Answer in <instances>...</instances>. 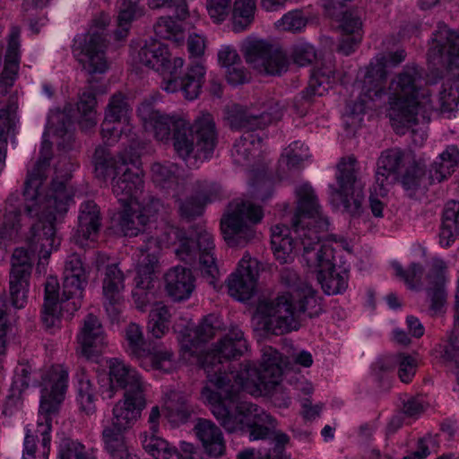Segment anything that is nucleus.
<instances>
[{"label":"nucleus","mask_w":459,"mask_h":459,"mask_svg":"<svg viewBox=\"0 0 459 459\" xmlns=\"http://www.w3.org/2000/svg\"><path fill=\"white\" fill-rule=\"evenodd\" d=\"M258 275V261L245 255L238 262L236 271L228 279L229 294L239 301L249 299L256 291Z\"/></svg>","instance_id":"a211bd4d"},{"label":"nucleus","mask_w":459,"mask_h":459,"mask_svg":"<svg viewBox=\"0 0 459 459\" xmlns=\"http://www.w3.org/2000/svg\"><path fill=\"white\" fill-rule=\"evenodd\" d=\"M206 67L202 62L192 63L186 68L182 76H178V72L171 76L177 86L173 91L175 93L181 91L186 100H195L201 93L205 82Z\"/></svg>","instance_id":"5701e85b"},{"label":"nucleus","mask_w":459,"mask_h":459,"mask_svg":"<svg viewBox=\"0 0 459 459\" xmlns=\"http://www.w3.org/2000/svg\"><path fill=\"white\" fill-rule=\"evenodd\" d=\"M442 359L446 365L453 371L459 385V350L454 344L445 347Z\"/></svg>","instance_id":"bf43d9fd"},{"label":"nucleus","mask_w":459,"mask_h":459,"mask_svg":"<svg viewBox=\"0 0 459 459\" xmlns=\"http://www.w3.org/2000/svg\"><path fill=\"white\" fill-rule=\"evenodd\" d=\"M108 367V383L102 384V393L107 398H112L118 390L125 392L147 391L148 385L142 379L140 374L123 360L113 358L107 360Z\"/></svg>","instance_id":"f3484780"},{"label":"nucleus","mask_w":459,"mask_h":459,"mask_svg":"<svg viewBox=\"0 0 459 459\" xmlns=\"http://www.w3.org/2000/svg\"><path fill=\"white\" fill-rule=\"evenodd\" d=\"M402 157V152L399 150H388L382 152L376 171V184L373 187L375 195H385L390 186L396 182Z\"/></svg>","instance_id":"4be33fe9"},{"label":"nucleus","mask_w":459,"mask_h":459,"mask_svg":"<svg viewBox=\"0 0 459 459\" xmlns=\"http://www.w3.org/2000/svg\"><path fill=\"white\" fill-rule=\"evenodd\" d=\"M423 169L419 166H412L403 176L401 183L406 191L413 190L422 184Z\"/></svg>","instance_id":"13d9d810"},{"label":"nucleus","mask_w":459,"mask_h":459,"mask_svg":"<svg viewBox=\"0 0 459 459\" xmlns=\"http://www.w3.org/2000/svg\"><path fill=\"white\" fill-rule=\"evenodd\" d=\"M158 431H145L141 438L144 450L155 459H178L175 447L157 435Z\"/></svg>","instance_id":"72a5a7b5"},{"label":"nucleus","mask_w":459,"mask_h":459,"mask_svg":"<svg viewBox=\"0 0 459 459\" xmlns=\"http://www.w3.org/2000/svg\"><path fill=\"white\" fill-rule=\"evenodd\" d=\"M157 35L177 44L183 42L185 34L181 24L172 18H160L155 26Z\"/></svg>","instance_id":"de8ad7c7"},{"label":"nucleus","mask_w":459,"mask_h":459,"mask_svg":"<svg viewBox=\"0 0 459 459\" xmlns=\"http://www.w3.org/2000/svg\"><path fill=\"white\" fill-rule=\"evenodd\" d=\"M56 413L42 411L39 408L37 426H27L25 429V436L30 434L34 437V448L38 449L43 459H48L50 451L51 421Z\"/></svg>","instance_id":"cd10ccee"},{"label":"nucleus","mask_w":459,"mask_h":459,"mask_svg":"<svg viewBox=\"0 0 459 459\" xmlns=\"http://www.w3.org/2000/svg\"><path fill=\"white\" fill-rule=\"evenodd\" d=\"M138 61L157 72L160 78V87L165 91H173L177 86L171 76L179 72L184 65V59L172 57L168 47L156 39L147 42L137 54Z\"/></svg>","instance_id":"4468645a"},{"label":"nucleus","mask_w":459,"mask_h":459,"mask_svg":"<svg viewBox=\"0 0 459 459\" xmlns=\"http://www.w3.org/2000/svg\"><path fill=\"white\" fill-rule=\"evenodd\" d=\"M180 449L181 453H178V459H204L193 444L182 442Z\"/></svg>","instance_id":"0e129e2a"},{"label":"nucleus","mask_w":459,"mask_h":459,"mask_svg":"<svg viewBox=\"0 0 459 459\" xmlns=\"http://www.w3.org/2000/svg\"><path fill=\"white\" fill-rule=\"evenodd\" d=\"M145 393L125 392L115 404L111 424L104 426L102 433L105 449L112 459H138L129 451L123 433L141 418L146 406Z\"/></svg>","instance_id":"1a4fd4ad"},{"label":"nucleus","mask_w":459,"mask_h":459,"mask_svg":"<svg viewBox=\"0 0 459 459\" xmlns=\"http://www.w3.org/2000/svg\"><path fill=\"white\" fill-rule=\"evenodd\" d=\"M335 82V75L330 67L316 69L309 81L307 91L313 96H323Z\"/></svg>","instance_id":"c03bdc74"},{"label":"nucleus","mask_w":459,"mask_h":459,"mask_svg":"<svg viewBox=\"0 0 459 459\" xmlns=\"http://www.w3.org/2000/svg\"><path fill=\"white\" fill-rule=\"evenodd\" d=\"M141 366L146 369H158L170 372L177 368L178 362L173 359L172 352L161 346L153 347L147 351L146 355L140 359Z\"/></svg>","instance_id":"7c9ffc66"},{"label":"nucleus","mask_w":459,"mask_h":459,"mask_svg":"<svg viewBox=\"0 0 459 459\" xmlns=\"http://www.w3.org/2000/svg\"><path fill=\"white\" fill-rule=\"evenodd\" d=\"M356 160L352 156L342 158L337 165V186H330V200L336 206L355 216L364 199L363 186L355 176Z\"/></svg>","instance_id":"ddd939ff"},{"label":"nucleus","mask_w":459,"mask_h":459,"mask_svg":"<svg viewBox=\"0 0 459 459\" xmlns=\"http://www.w3.org/2000/svg\"><path fill=\"white\" fill-rule=\"evenodd\" d=\"M64 274L62 297L56 277H48L45 284L41 320L49 330L60 327L63 309L75 311L80 307L82 292L87 285L88 272L77 255L68 257Z\"/></svg>","instance_id":"6e6552de"},{"label":"nucleus","mask_w":459,"mask_h":459,"mask_svg":"<svg viewBox=\"0 0 459 459\" xmlns=\"http://www.w3.org/2000/svg\"><path fill=\"white\" fill-rule=\"evenodd\" d=\"M97 393L84 373L78 376L76 385V403L81 412L91 415L96 411Z\"/></svg>","instance_id":"f704fd0d"},{"label":"nucleus","mask_w":459,"mask_h":459,"mask_svg":"<svg viewBox=\"0 0 459 459\" xmlns=\"http://www.w3.org/2000/svg\"><path fill=\"white\" fill-rule=\"evenodd\" d=\"M450 40L454 41L449 49L450 65L459 69V36L455 38L454 34L451 33Z\"/></svg>","instance_id":"338daca9"},{"label":"nucleus","mask_w":459,"mask_h":459,"mask_svg":"<svg viewBox=\"0 0 459 459\" xmlns=\"http://www.w3.org/2000/svg\"><path fill=\"white\" fill-rule=\"evenodd\" d=\"M392 268L394 273L403 279L408 284L412 283L415 277L421 272L420 267L416 264H411L406 270H403L402 265L399 263H393Z\"/></svg>","instance_id":"680f3d73"},{"label":"nucleus","mask_w":459,"mask_h":459,"mask_svg":"<svg viewBox=\"0 0 459 459\" xmlns=\"http://www.w3.org/2000/svg\"><path fill=\"white\" fill-rule=\"evenodd\" d=\"M206 47L205 39L199 34H192L187 40V48L191 57H199L204 54Z\"/></svg>","instance_id":"052dcab7"},{"label":"nucleus","mask_w":459,"mask_h":459,"mask_svg":"<svg viewBox=\"0 0 459 459\" xmlns=\"http://www.w3.org/2000/svg\"><path fill=\"white\" fill-rule=\"evenodd\" d=\"M309 158L308 148L303 143L296 141L283 151L281 162L285 163L289 169H296Z\"/></svg>","instance_id":"49530a36"},{"label":"nucleus","mask_w":459,"mask_h":459,"mask_svg":"<svg viewBox=\"0 0 459 459\" xmlns=\"http://www.w3.org/2000/svg\"><path fill=\"white\" fill-rule=\"evenodd\" d=\"M241 49L246 61L261 74L277 75L287 69L285 55L264 40L247 39Z\"/></svg>","instance_id":"2eb2a0df"},{"label":"nucleus","mask_w":459,"mask_h":459,"mask_svg":"<svg viewBox=\"0 0 459 459\" xmlns=\"http://www.w3.org/2000/svg\"><path fill=\"white\" fill-rule=\"evenodd\" d=\"M125 341L126 350L137 359H141L143 356L146 355L147 350L144 348V338L142 328L131 323L125 329Z\"/></svg>","instance_id":"a18cd8bd"},{"label":"nucleus","mask_w":459,"mask_h":459,"mask_svg":"<svg viewBox=\"0 0 459 459\" xmlns=\"http://www.w3.org/2000/svg\"><path fill=\"white\" fill-rule=\"evenodd\" d=\"M459 204L452 202L447 204L444 212L443 223L439 233V243L447 247L454 241L459 232Z\"/></svg>","instance_id":"c9c22d12"},{"label":"nucleus","mask_w":459,"mask_h":459,"mask_svg":"<svg viewBox=\"0 0 459 459\" xmlns=\"http://www.w3.org/2000/svg\"><path fill=\"white\" fill-rule=\"evenodd\" d=\"M19 38L20 30L13 28L8 38L4 69L0 77V87L3 91L13 85L19 69Z\"/></svg>","instance_id":"c85d7f7f"},{"label":"nucleus","mask_w":459,"mask_h":459,"mask_svg":"<svg viewBox=\"0 0 459 459\" xmlns=\"http://www.w3.org/2000/svg\"><path fill=\"white\" fill-rule=\"evenodd\" d=\"M256 5L255 0H235L232 9L233 29L245 30L253 21Z\"/></svg>","instance_id":"79ce46f5"},{"label":"nucleus","mask_w":459,"mask_h":459,"mask_svg":"<svg viewBox=\"0 0 459 459\" xmlns=\"http://www.w3.org/2000/svg\"><path fill=\"white\" fill-rule=\"evenodd\" d=\"M386 117L399 133L420 123H427L431 112L439 110L451 114L459 110V87H451L441 93L434 103L429 91L422 86V78L416 66H408L394 76L387 89Z\"/></svg>","instance_id":"39448f33"},{"label":"nucleus","mask_w":459,"mask_h":459,"mask_svg":"<svg viewBox=\"0 0 459 459\" xmlns=\"http://www.w3.org/2000/svg\"><path fill=\"white\" fill-rule=\"evenodd\" d=\"M195 435L204 452L212 458H221L226 452V442L219 427L207 420H200L195 427Z\"/></svg>","instance_id":"393cba45"},{"label":"nucleus","mask_w":459,"mask_h":459,"mask_svg":"<svg viewBox=\"0 0 459 459\" xmlns=\"http://www.w3.org/2000/svg\"><path fill=\"white\" fill-rule=\"evenodd\" d=\"M196 244L200 252V270L211 279L210 283L214 284L219 271L212 254L214 246L212 234L206 230L200 232Z\"/></svg>","instance_id":"c756f323"},{"label":"nucleus","mask_w":459,"mask_h":459,"mask_svg":"<svg viewBox=\"0 0 459 459\" xmlns=\"http://www.w3.org/2000/svg\"><path fill=\"white\" fill-rule=\"evenodd\" d=\"M143 14L142 8L138 5L136 1L123 0L117 17L118 29L115 32V37L117 40L124 39L129 31L131 23L141 17Z\"/></svg>","instance_id":"e433bc0d"},{"label":"nucleus","mask_w":459,"mask_h":459,"mask_svg":"<svg viewBox=\"0 0 459 459\" xmlns=\"http://www.w3.org/2000/svg\"><path fill=\"white\" fill-rule=\"evenodd\" d=\"M230 0H207L208 14L215 23L223 22L229 14Z\"/></svg>","instance_id":"5fc2aeb1"},{"label":"nucleus","mask_w":459,"mask_h":459,"mask_svg":"<svg viewBox=\"0 0 459 459\" xmlns=\"http://www.w3.org/2000/svg\"><path fill=\"white\" fill-rule=\"evenodd\" d=\"M264 217L263 210L249 199L232 201L221 218L223 238L230 247H244L256 236L255 226Z\"/></svg>","instance_id":"9d476101"},{"label":"nucleus","mask_w":459,"mask_h":459,"mask_svg":"<svg viewBox=\"0 0 459 459\" xmlns=\"http://www.w3.org/2000/svg\"><path fill=\"white\" fill-rule=\"evenodd\" d=\"M95 106L96 100L91 92H83L80 96V100L77 104V111L79 114L77 119L80 126L84 130H88L97 124L98 118Z\"/></svg>","instance_id":"37998d69"},{"label":"nucleus","mask_w":459,"mask_h":459,"mask_svg":"<svg viewBox=\"0 0 459 459\" xmlns=\"http://www.w3.org/2000/svg\"><path fill=\"white\" fill-rule=\"evenodd\" d=\"M36 452H38V449L34 448V437L27 434L24 437L22 459H36Z\"/></svg>","instance_id":"774afa93"},{"label":"nucleus","mask_w":459,"mask_h":459,"mask_svg":"<svg viewBox=\"0 0 459 459\" xmlns=\"http://www.w3.org/2000/svg\"><path fill=\"white\" fill-rule=\"evenodd\" d=\"M218 64L224 70L230 84L238 85L247 81V74L242 66L241 58L236 48L223 45L218 51Z\"/></svg>","instance_id":"bb28decb"},{"label":"nucleus","mask_w":459,"mask_h":459,"mask_svg":"<svg viewBox=\"0 0 459 459\" xmlns=\"http://www.w3.org/2000/svg\"><path fill=\"white\" fill-rule=\"evenodd\" d=\"M138 116L144 128L153 132L160 141L168 140L172 126L174 149L189 167H195L197 160L207 159L212 151L214 124L210 114H203L191 127L183 117L160 114L144 101L138 108Z\"/></svg>","instance_id":"0eeeda50"},{"label":"nucleus","mask_w":459,"mask_h":459,"mask_svg":"<svg viewBox=\"0 0 459 459\" xmlns=\"http://www.w3.org/2000/svg\"><path fill=\"white\" fill-rule=\"evenodd\" d=\"M165 290L174 300H185L190 298L195 280L191 270L183 266L170 268L164 276Z\"/></svg>","instance_id":"b1692460"},{"label":"nucleus","mask_w":459,"mask_h":459,"mask_svg":"<svg viewBox=\"0 0 459 459\" xmlns=\"http://www.w3.org/2000/svg\"><path fill=\"white\" fill-rule=\"evenodd\" d=\"M152 171L154 182L162 186V187L166 186L165 184L167 181L172 182L174 180V175L170 168L161 164H155L152 166Z\"/></svg>","instance_id":"e2e57ef3"},{"label":"nucleus","mask_w":459,"mask_h":459,"mask_svg":"<svg viewBox=\"0 0 459 459\" xmlns=\"http://www.w3.org/2000/svg\"><path fill=\"white\" fill-rule=\"evenodd\" d=\"M404 59L403 50L396 52L388 58L377 57L369 66L360 71L363 82H356L351 91V100L347 104L349 116H359L364 113L370 102L381 96L382 91L378 88V82L385 76V69L396 65Z\"/></svg>","instance_id":"9b49d317"},{"label":"nucleus","mask_w":459,"mask_h":459,"mask_svg":"<svg viewBox=\"0 0 459 459\" xmlns=\"http://www.w3.org/2000/svg\"><path fill=\"white\" fill-rule=\"evenodd\" d=\"M281 281L285 289L273 299L261 300L252 318L257 329L275 334L298 330L303 312L313 316L321 311L316 290L301 283L295 272L284 271Z\"/></svg>","instance_id":"423d86ee"},{"label":"nucleus","mask_w":459,"mask_h":459,"mask_svg":"<svg viewBox=\"0 0 459 459\" xmlns=\"http://www.w3.org/2000/svg\"><path fill=\"white\" fill-rule=\"evenodd\" d=\"M70 121L66 109L50 111L42 136L40 158L28 169L23 192L24 207L33 222L28 238L30 252L22 247L16 248L12 256L10 299L15 308H22L26 304L33 255L37 254L40 261L47 260L60 245L56 224L67 212L73 196L66 186L68 173L62 176L60 182L57 175L50 185L46 180L50 171L49 140L54 138L58 146L70 142ZM56 173H58L57 169Z\"/></svg>","instance_id":"f03ea898"},{"label":"nucleus","mask_w":459,"mask_h":459,"mask_svg":"<svg viewBox=\"0 0 459 459\" xmlns=\"http://www.w3.org/2000/svg\"><path fill=\"white\" fill-rule=\"evenodd\" d=\"M393 360L398 368V376L401 381L410 382L416 373L419 358L416 355L401 353L394 356Z\"/></svg>","instance_id":"09e8293b"},{"label":"nucleus","mask_w":459,"mask_h":459,"mask_svg":"<svg viewBox=\"0 0 459 459\" xmlns=\"http://www.w3.org/2000/svg\"><path fill=\"white\" fill-rule=\"evenodd\" d=\"M19 214L10 212L0 219V240L12 238L17 231L19 224Z\"/></svg>","instance_id":"6e6d98bb"},{"label":"nucleus","mask_w":459,"mask_h":459,"mask_svg":"<svg viewBox=\"0 0 459 459\" xmlns=\"http://www.w3.org/2000/svg\"><path fill=\"white\" fill-rule=\"evenodd\" d=\"M95 174L98 178H106L113 175L112 189L122 205L119 226L126 236H136L141 229L139 226L147 224L146 217H154L160 204L152 201L143 206L137 201V194L143 186V171L137 164V159L124 156L118 160L108 159L104 149H97L94 154ZM148 229L152 234L146 243L145 249L141 250L137 267L136 286L133 296L137 307L143 309L156 295L154 269L157 264V254L160 249L177 244L176 255L181 260L191 258L195 245L192 239L182 238L177 229L161 220L148 221Z\"/></svg>","instance_id":"7ed1b4c3"},{"label":"nucleus","mask_w":459,"mask_h":459,"mask_svg":"<svg viewBox=\"0 0 459 459\" xmlns=\"http://www.w3.org/2000/svg\"><path fill=\"white\" fill-rule=\"evenodd\" d=\"M297 196L293 230L281 224L271 229L273 255L280 264L291 263L297 250L293 238H299L303 247L302 264L307 273L316 276L326 295L341 294L348 288L349 266L342 259L344 252H350V245L343 238L325 236L329 223L308 184L298 188Z\"/></svg>","instance_id":"20e7f679"},{"label":"nucleus","mask_w":459,"mask_h":459,"mask_svg":"<svg viewBox=\"0 0 459 459\" xmlns=\"http://www.w3.org/2000/svg\"><path fill=\"white\" fill-rule=\"evenodd\" d=\"M109 22L108 15L100 13L93 20L87 33L74 39V55L89 74H102L108 69L104 30Z\"/></svg>","instance_id":"f8f14e48"},{"label":"nucleus","mask_w":459,"mask_h":459,"mask_svg":"<svg viewBox=\"0 0 459 459\" xmlns=\"http://www.w3.org/2000/svg\"><path fill=\"white\" fill-rule=\"evenodd\" d=\"M100 212L92 202H87L81 206L79 224L75 241L82 247H90L98 236L100 229Z\"/></svg>","instance_id":"a878e982"},{"label":"nucleus","mask_w":459,"mask_h":459,"mask_svg":"<svg viewBox=\"0 0 459 459\" xmlns=\"http://www.w3.org/2000/svg\"><path fill=\"white\" fill-rule=\"evenodd\" d=\"M291 359L295 364L306 368L310 367L313 363L312 355L303 350L294 351L291 354Z\"/></svg>","instance_id":"69168bd1"},{"label":"nucleus","mask_w":459,"mask_h":459,"mask_svg":"<svg viewBox=\"0 0 459 459\" xmlns=\"http://www.w3.org/2000/svg\"><path fill=\"white\" fill-rule=\"evenodd\" d=\"M220 325L218 317H206L196 330L197 341L182 339L181 360L199 364L207 374V383L202 391V399L221 425L231 433L249 431L251 440L264 439L274 429V420L256 405L237 403L235 394L240 391L253 396L271 395L278 407H286L289 398L277 396L281 389V377L288 364L272 347L263 350L261 363L257 368L247 363L230 377L222 373L223 363L241 355L247 349L243 333L233 328L218 344L205 354L195 355L203 351L201 342L212 338Z\"/></svg>","instance_id":"f257e3e1"},{"label":"nucleus","mask_w":459,"mask_h":459,"mask_svg":"<svg viewBox=\"0 0 459 459\" xmlns=\"http://www.w3.org/2000/svg\"><path fill=\"white\" fill-rule=\"evenodd\" d=\"M28 375L29 369L26 366H21L17 368L11 387V394L4 409V413L5 415H12L13 413V409H18L20 406L21 394L22 391L29 385Z\"/></svg>","instance_id":"ea45409f"},{"label":"nucleus","mask_w":459,"mask_h":459,"mask_svg":"<svg viewBox=\"0 0 459 459\" xmlns=\"http://www.w3.org/2000/svg\"><path fill=\"white\" fill-rule=\"evenodd\" d=\"M316 54L312 45L307 42H299L293 46L292 58L299 66L309 65L316 59Z\"/></svg>","instance_id":"864d4df0"},{"label":"nucleus","mask_w":459,"mask_h":459,"mask_svg":"<svg viewBox=\"0 0 459 459\" xmlns=\"http://www.w3.org/2000/svg\"><path fill=\"white\" fill-rule=\"evenodd\" d=\"M68 371L63 365H53L44 369L40 382V405L42 411L57 412L65 399Z\"/></svg>","instance_id":"dca6fc26"},{"label":"nucleus","mask_w":459,"mask_h":459,"mask_svg":"<svg viewBox=\"0 0 459 459\" xmlns=\"http://www.w3.org/2000/svg\"><path fill=\"white\" fill-rule=\"evenodd\" d=\"M77 352L87 359L98 361L108 345L101 323L95 316L89 315L83 320L77 334Z\"/></svg>","instance_id":"6ab92c4d"},{"label":"nucleus","mask_w":459,"mask_h":459,"mask_svg":"<svg viewBox=\"0 0 459 459\" xmlns=\"http://www.w3.org/2000/svg\"><path fill=\"white\" fill-rule=\"evenodd\" d=\"M306 26V20L299 11L289 12L275 22V27L281 31H299Z\"/></svg>","instance_id":"8fccbe9b"},{"label":"nucleus","mask_w":459,"mask_h":459,"mask_svg":"<svg viewBox=\"0 0 459 459\" xmlns=\"http://www.w3.org/2000/svg\"><path fill=\"white\" fill-rule=\"evenodd\" d=\"M262 146L261 137L253 132H246L233 149V157L236 162L243 163L249 159V156L255 157Z\"/></svg>","instance_id":"58836bf2"},{"label":"nucleus","mask_w":459,"mask_h":459,"mask_svg":"<svg viewBox=\"0 0 459 459\" xmlns=\"http://www.w3.org/2000/svg\"><path fill=\"white\" fill-rule=\"evenodd\" d=\"M129 123V108L122 95H115L106 109L105 118L101 126L103 138L114 142L122 134Z\"/></svg>","instance_id":"412c9836"},{"label":"nucleus","mask_w":459,"mask_h":459,"mask_svg":"<svg viewBox=\"0 0 459 459\" xmlns=\"http://www.w3.org/2000/svg\"><path fill=\"white\" fill-rule=\"evenodd\" d=\"M459 163V151L452 145L448 146L437 158L434 164L433 181H442L450 176L457 168Z\"/></svg>","instance_id":"4c0bfd02"},{"label":"nucleus","mask_w":459,"mask_h":459,"mask_svg":"<svg viewBox=\"0 0 459 459\" xmlns=\"http://www.w3.org/2000/svg\"><path fill=\"white\" fill-rule=\"evenodd\" d=\"M170 314L165 305L156 303L152 307L148 321V332L154 338H161L169 331Z\"/></svg>","instance_id":"a19ab883"},{"label":"nucleus","mask_w":459,"mask_h":459,"mask_svg":"<svg viewBox=\"0 0 459 459\" xmlns=\"http://www.w3.org/2000/svg\"><path fill=\"white\" fill-rule=\"evenodd\" d=\"M227 119L230 126L237 129L259 127L270 122L269 114L264 112L257 115L250 109L238 106L228 112Z\"/></svg>","instance_id":"2f4dec72"},{"label":"nucleus","mask_w":459,"mask_h":459,"mask_svg":"<svg viewBox=\"0 0 459 459\" xmlns=\"http://www.w3.org/2000/svg\"><path fill=\"white\" fill-rule=\"evenodd\" d=\"M437 446L438 442L436 437L432 435H427L419 440L415 451L404 456L403 459H424L431 453L436 452Z\"/></svg>","instance_id":"603ef678"},{"label":"nucleus","mask_w":459,"mask_h":459,"mask_svg":"<svg viewBox=\"0 0 459 459\" xmlns=\"http://www.w3.org/2000/svg\"><path fill=\"white\" fill-rule=\"evenodd\" d=\"M124 274L117 264L107 266L102 282L103 305L108 316L115 317L120 312L125 298Z\"/></svg>","instance_id":"aec40b11"},{"label":"nucleus","mask_w":459,"mask_h":459,"mask_svg":"<svg viewBox=\"0 0 459 459\" xmlns=\"http://www.w3.org/2000/svg\"><path fill=\"white\" fill-rule=\"evenodd\" d=\"M59 459H89V454L80 442L66 439L59 446Z\"/></svg>","instance_id":"3c124183"},{"label":"nucleus","mask_w":459,"mask_h":459,"mask_svg":"<svg viewBox=\"0 0 459 459\" xmlns=\"http://www.w3.org/2000/svg\"><path fill=\"white\" fill-rule=\"evenodd\" d=\"M16 111L17 106L14 103L0 110V174L5 166L6 136L14 133L19 124Z\"/></svg>","instance_id":"473e14b6"},{"label":"nucleus","mask_w":459,"mask_h":459,"mask_svg":"<svg viewBox=\"0 0 459 459\" xmlns=\"http://www.w3.org/2000/svg\"><path fill=\"white\" fill-rule=\"evenodd\" d=\"M445 269L446 264L444 261L437 258L433 261V270L430 272L429 275L430 283L437 288L438 295L440 297L443 296V293L441 292V288L446 281Z\"/></svg>","instance_id":"4d7b16f0"}]
</instances>
